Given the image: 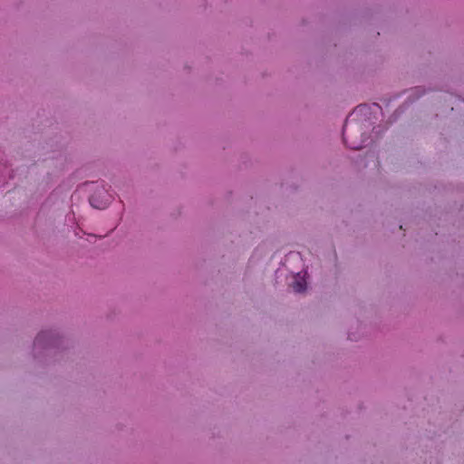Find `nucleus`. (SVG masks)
I'll return each instance as SVG.
<instances>
[{"mask_svg":"<svg viewBox=\"0 0 464 464\" xmlns=\"http://www.w3.org/2000/svg\"><path fill=\"white\" fill-rule=\"evenodd\" d=\"M53 340V333L50 331H43L38 334L34 340V345H42L44 343H50Z\"/></svg>","mask_w":464,"mask_h":464,"instance_id":"f257e3e1","label":"nucleus"},{"mask_svg":"<svg viewBox=\"0 0 464 464\" xmlns=\"http://www.w3.org/2000/svg\"><path fill=\"white\" fill-rule=\"evenodd\" d=\"M295 293H303L306 289V282L304 277H295L291 285Z\"/></svg>","mask_w":464,"mask_h":464,"instance_id":"f03ea898","label":"nucleus"},{"mask_svg":"<svg viewBox=\"0 0 464 464\" xmlns=\"http://www.w3.org/2000/svg\"><path fill=\"white\" fill-rule=\"evenodd\" d=\"M90 203L91 205L95 208H99V209H102V208H105L109 203V200L108 199H105V200H102V201H99L97 199V197L95 194H93L91 198H90Z\"/></svg>","mask_w":464,"mask_h":464,"instance_id":"7ed1b4c3","label":"nucleus"},{"mask_svg":"<svg viewBox=\"0 0 464 464\" xmlns=\"http://www.w3.org/2000/svg\"><path fill=\"white\" fill-rule=\"evenodd\" d=\"M343 142L346 144V146L349 147L350 149H352V150H358V149H360V146H358V145H355L353 143H348L347 137H346V128L345 127L343 128Z\"/></svg>","mask_w":464,"mask_h":464,"instance_id":"20e7f679","label":"nucleus"}]
</instances>
